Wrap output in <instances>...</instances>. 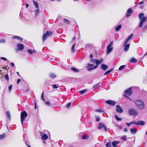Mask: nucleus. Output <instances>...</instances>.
<instances>
[{"label": "nucleus", "mask_w": 147, "mask_h": 147, "mask_svg": "<svg viewBox=\"0 0 147 147\" xmlns=\"http://www.w3.org/2000/svg\"><path fill=\"white\" fill-rule=\"evenodd\" d=\"M134 103L136 107L139 109L141 110L144 108V103L142 100L137 99L135 101Z\"/></svg>", "instance_id": "nucleus-1"}, {"label": "nucleus", "mask_w": 147, "mask_h": 147, "mask_svg": "<svg viewBox=\"0 0 147 147\" xmlns=\"http://www.w3.org/2000/svg\"><path fill=\"white\" fill-rule=\"evenodd\" d=\"M144 14L143 13H140L139 15V18L140 20L139 27L140 28L142 27L143 24L147 21V17H144Z\"/></svg>", "instance_id": "nucleus-2"}, {"label": "nucleus", "mask_w": 147, "mask_h": 147, "mask_svg": "<svg viewBox=\"0 0 147 147\" xmlns=\"http://www.w3.org/2000/svg\"><path fill=\"white\" fill-rule=\"evenodd\" d=\"M27 113L25 111L22 112L21 113V121L22 125L23 124L24 121L25 120V118L27 117Z\"/></svg>", "instance_id": "nucleus-3"}, {"label": "nucleus", "mask_w": 147, "mask_h": 147, "mask_svg": "<svg viewBox=\"0 0 147 147\" xmlns=\"http://www.w3.org/2000/svg\"><path fill=\"white\" fill-rule=\"evenodd\" d=\"M128 113L130 116L134 115L136 116L138 115V113L137 111L132 108L130 109L129 110Z\"/></svg>", "instance_id": "nucleus-4"}, {"label": "nucleus", "mask_w": 147, "mask_h": 147, "mask_svg": "<svg viewBox=\"0 0 147 147\" xmlns=\"http://www.w3.org/2000/svg\"><path fill=\"white\" fill-rule=\"evenodd\" d=\"M52 34V32L51 31H47L46 33L44 34L42 37V40L44 41L47 38Z\"/></svg>", "instance_id": "nucleus-5"}, {"label": "nucleus", "mask_w": 147, "mask_h": 147, "mask_svg": "<svg viewBox=\"0 0 147 147\" xmlns=\"http://www.w3.org/2000/svg\"><path fill=\"white\" fill-rule=\"evenodd\" d=\"M103 60V59L102 58L100 59L99 60L96 59L95 63L96 65L94 67H93V68H92V69H96L98 66L100 64L102 63Z\"/></svg>", "instance_id": "nucleus-6"}, {"label": "nucleus", "mask_w": 147, "mask_h": 147, "mask_svg": "<svg viewBox=\"0 0 147 147\" xmlns=\"http://www.w3.org/2000/svg\"><path fill=\"white\" fill-rule=\"evenodd\" d=\"M104 128V129L106 131H107V127L105 126V124L102 123H99V125L98 127V128L99 129H101L102 128Z\"/></svg>", "instance_id": "nucleus-7"}, {"label": "nucleus", "mask_w": 147, "mask_h": 147, "mask_svg": "<svg viewBox=\"0 0 147 147\" xmlns=\"http://www.w3.org/2000/svg\"><path fill=\"white\" fill-rule=\"evenodd\" d=\"M106 102L109 105L113 106H115L116 103V101L111 100H106Z\"/></svg>", "instance_id": "nucleus-8"}, {"label": "nucleus", "mask_w": 147, "mask_h": 147, "mask_svg": "<svg viewBox=\"0 0 147 147\" xmlns=\"http://www.w3.org/2000/svg\"><path fill=\"white\" fill-rule=\"evenodd\" d=\"M17 49H16V51H22L24 48V45L22 44L19 43L17 45Z\"/></svg>", "instance_id": "nucleus-9"}, {"label": "nucleus", "mask_w": 147, "mask_h": 147, "mask_svg": "<svg viewBox=\"0 0 147 147\" xmlns=\"http://www.w3.org/2000/svg\"><path fill=\"white\" fill-rule=\"evenodd\" d=\"M116 111L117 112L119 113H121L123 112V109L119 105H117L116 106Z\"/></svg>", "instance_id": "nucleus-10"}, {"label": "nucleus", "mask_w": 147, "mask_h": 147, "mask_svg": "<svg viewBox=\"0 0 147 147\" xmlns=\"http://www.w3.org/2000/svg\"><path fill=\"white\" fill-rule=\"evenodd\" d=\"M124 92L129 96L131 95L132 93L131 88H130L128 89L125 90L124 91Z\"/></svg>", "instance_id": "nucleus-11"}, {"label": "nucleus", "mask_w": 147, "mask_h": 147, "mask_svg": "<svg viewBox=\"0 0 147 147\" xmlns=\"http://www.w3.org/2000/svg\"><path fill=\"white\" fill-rule=\"evenodd\" d=\"M133 12V11L131 8L128 9L127 11V13L126 14V16L127 17H129L131 15V13Z\"/></svg>", "instance_id": "nucleus-12"}, {"label": "nucleus", "mask_w": 147, "mask_h": 147, "mask_svg": "<svg viewBox=\"0 0 147 147\" xmlns=\"http://www.w3.org/2000/svg\"><path fill=\"white\" fill-rule=\"evenodd\" d=\"M94 64H88L87 66V68L88 71H91L94 69H92L93 67H92L93 66Z\"/></svg>", "instance_id": "nucleus-13"}, {"label": "nucleus", "mask_w": 147, "mask_h": 147, "mask_svg": "<svg viewBox=\"0 0 147 147\" xmlns=\"http://www.w3.org/2000/svg\"><path fill=\"white\" fill-rule=\"evenodd\" d=\"M145 124V122L143 121H140L136 122L135 124L137 125L143 126Z\"/></svg>", "instance_id": "nucleus-14"}, {"label": "nucleus", "mask_w": 147, "mask_h": 147, "mask_svg": "<svg viewBox=\"0 0 147 147\" xmlns=\"http://www.w3.org/2000/svg\"><path fill=\"white\" fill-rule=\"evenodd\" d=\"M113 47L109 46H107V53L109 54L113 50Z\"/></svg>", "instance_id": "nucleus-15"}, {"label": "nucleus", "mask_w": 147, "mask_h": 147, "mask_svg": "<svg viewBox=\"0 0 147 147\" xmlns=\"http://www.w3.org/2000/svg\"><path fill=\"white\" fill-rule=\"evenodd\" d=\"M100 82H99V83L96 84L92 88L94 90H95L98 89L99 87L100 86Z\"/></svg>", "instance_id": "nucleus-16"}, {"label": "nucleus", "mask_w": 147, "mask_h": 147, "mask_svg": "<svg viewBox=\"0 0 147 147\" xmlns=\"http://www.w3.org/2000/svg\"><path fill=\"white\" fill-rule=\"evenodd\" d=\"M108 66L106 65L102 64L101 66V69L104 71L106 70L108 68Z\"/></svg>", "instance_id": "nucleus-17"}, {"label": "nucleus", "mask_w": 147, "mask_h": 147, "mask_svg": "<svg viewBox=\"0 0 147 147\" xmlns=\"http://www.w3.org/2000/svg\"><path fill=\"white\" fill-rule=\"evenodd\" d=\"M124 47V50L125 51L127 52V51L129 49L130 46V45L129 44H125V45H124V46H123Z\"/></svg>", "instance_id": "nucleus-18"}, {"label": "nucleus", "mask_w": 147, "mask_h": 147, "mask_svg": "<svg viewBox=\"0 0 147 147\" xmlns=\"http://www.w3.org/2000/svg\"><path fill=\"white\" fill-rule=\"evenodd\" d=\"M130 130L131 133L132 134H135L137 133V129L136 128L134 129L131 128L130 129Z\"/></svg>", "instance_id": "nucleus-19"}, {"label": "nucleus", "mask_w": 147, "mask_h": 147, "mask_svg": "<svg viewBox=\"0 0 147 147\" xmlns=\"http://www.w3.org/2000/svg\"><path fill=\"white\" fill-rule=\"evenodd\" d=\"M13 39H17L19 40H20V41H21L22 40L23 38H22L20 36H14L12 37Z\"/></svg>", "instance_id": "nucleus-20"}, {"label": "nucleus", "mask_w": 147, "mask_h": 147, "mask_svg": "<svg viewBox=\"0 0 147 147\" xmlns=\"http://www.w3.org/2000/svg\"><path fill=\"white\" fill-rule=\"evenodd\" d=\"M40 13V11L39 9L38 8H37V9L36 10L35 12V18H36L37 16L39 15V13Z\"/></svg>", "instance_id": "nucleus-21"}, {"label": "nucleus", "mask_w": 147, "mask_h": 147, "mask_svg": "<svg viewBox=\"0 0 147 147\" xmlns=\"http://www.w3.org/2000/svg\"><path fill=\"white\" fill-rule=\"evenodd\" d=\"M48 138L47 135L45 134H44L42 136V138L43 140H46Z\"/></svg>", "instance_id": "nucleus-22"}, {"label": "nucleus", "mask_w": 147, "mask_h": 147, "mask_svg": "<svg viewBox=\"0 0 147 147\" xmlns=\"http://www.w3.org/2000/svg\"><path fill=\"white\" fill-rule=\"evenodd\" d=\"M119 143L118 141H114L112 143V145L113 146V147H117V145Z\"/></svg>", "instance_id": "nucleus-23"}, {"label": "nucleus", "mask_w": 147, "mask_h": 147, "mask_svg": "<svg viewBox=\"0 0 147 147\" xmlns=\"http://www.w3.org/2000/svg\"><path fill=\"white\" fill-rule=\"evenodd\" d=\"M113 70V68H112L110 70L106 72L104 74V75H108Z\"/></svg>", "instance_id": "nucleus-24"}, {"label": "nucleus", "mask_w": 147, "mask_h": 147, "mask_svg": "<svg viewBox=\"0 0 147 147\" xmlns=\"http://www.w3.org/2000/svg\"><path fill=\"white\" fill-rule=\"evenodd\" d=\"M33 2L35 5V7L37 8H38L39 6L38 3L34 0H33Z\"/></svg>", "instance_id": "nucleus-25"}, {"label": "nucleus", "mask_w": 147, "mask_h": 147, "mask_svg": "<svg viewBox=\"0 0 147 147\" xmlns=\"http://www.w3.org/2000/svg\"><path fill=\"white\" fill-rule=\"evenodd\" d=\"M63 20L64 22L66 23V24H70V22L69 20L66 19H64Z\"/></svg>", "instance_id": "nucleus-26"}, {"label": "nucleus", "mask_w": 147, "mask_h": 147, "mask_svg": "<svg viewBox=\"0 0 147 147\" xmlns=\"http://www.w3.org/2000/svg\"><path fill=\"white\" fill-rule=\"evenodd\" d=\"M70 69L71 70L75 72H78L79 71L78 69L74 67H71Z\"/></svg>", "instance_id": "nucleus-27"}, {"label": "nucleus", "mask_w": 147, "mask_h": 147, "mask_svg": "<svg viewBox=\"0 0 147 147\" xmlns=\"http://www.w3.org/2000/svg\"><path fill=\"white\" fill-rule=\"evenodd\" d=\"M130 61L131 62H133L134 63H136L137 62V59H136L134 58H132L130 60Z\"/></svg>", "instance_id": "nucleus-28"}, {"label": "nucleus", "mask_w": 147, "mask_h": 147, "mask_svg": "<svg viewBox=\"0 0 147 147\" xmlns=\"http://www.w3.org/2000/svg\"><path fill=\"white\" fill-rule=\"evenodd\" d=\"M82 138L83 140L88 139V136L87 134L83 135L82 136Z\"/></svg>", "instance_id": "nucleus-29"}, {"label": "nucleus", "mask_w": 147, "mask_h": 147, "mask_svg": "<svg viewBox=\"0 0 147 147\" xmlns=\"http://www.w3.org/2000/svg\"><path fill=\"white\" fill-rule=\"evenodd\" d=\"M121 28V25H119L115 28V30L116 31H118L120 30Z\"/></svg>", "instance_id": "nucleus-30"}, {"label": "nucleus", "mask_w": 147, "mask_h": 147, "mask_svg": "<svg viewBox=\"0 0 147 147\" xmlns=\"http://www.w3.org/2000/svg\"><path fill=\"white\" fill-rule=\"evenodd\" d=\"M49 76L52 78H55L56 77V75L53 73H51L49 74Z\"/></svg>", "instance_id": "nucleus-31"}, {"label": "nucleus", "mask_w": 147, "mask_h": 147, "mask_svg": "<svg viewBox=\"0 0 147 147\" xmlns=\"http://www.w3.org/2000/svg\"><path fill=\"white\" fill-rule=\"evenodd\" d=\"M6 114L8 118L9 119H10L11 118V115L9 112V111H7L6 112Z\"/></svg>", "instance_id": "nucleus-32"}, {"label": "nucleus", "mask_w": 147, "mask_h": 147, "mask_svg": "<svg viewBox=\"0 0 147 147\" xmlns=\"http://www.w3.org/2000/svg\"><path fill=\"white\" fill-rule=\"evenodd\" d=\"M115 118L116 120L118 121H121L122 119L121 118H119L116 115H115Z\"/></svg>", "instance_id": "nucleus-33"}, {"label": "nucleus", "mask_w": 147, "mask_h": 147, "mask_svg": "<svg viewBox=\"0 0 147 147\" xmlns=\"http://www.w3.org/2000/svg\"><path fill=\"white\" fill-rule=\"evenodd\" d=\"M76 44L74 43L72 46L71 48V50L72 52H74L75 51V47Z\"/></svg>", "instance_id": "nucleus-34"}, {"label": "nucleus", "mask_w": 147, "mask_h": 147, "mask_svg": "<svg viewBox=\"0 0 147 147\" xmlns=\"http://www.w3.org/2000/svg\"><path fill=\"white\" fill-rule=\"evenodd\" d=\"M125 67V65H122L120 66L119 68V70H123Z\"/></svg>", "instance_id": "nucleus-35"}, {"label": "nucleus", "mask_w": 147, "mask_h": 147, "mask_svg": "<svg viewBox=\"0 0 147 147\" xmlns=\"http://www.w3.org/2000/svg\"><path fill=\"white\" fill-rule=\"evenodd\" d=\"M106 146L107 147H111V144L110 142H107L106 144Z\"/></svg>", "instance_id": "nucleus-36"}, {"label": "nucleus", "mask_w": 147, "mask_h": 147, "mask_svg": "<svg viewBox=\"0 0 147 147\" xmlns=\"http://www.w3.org/2000/svg\"><path fill=\"white\" fill-rule=\"evenodd\" d=\"M133 34H131L130 35H129L127 38L129 40H130L132 37H133Z\"/></svg>", "instance_id": "nucleus-37"}, {"label": "nucleus", "mask_w": 147, "mask_h": 147, "mask_svg": "<svg viewBox=\"0 0 147 147\" xmlns=\"http://www.w3.org/2000/svg\"><path fill=\"white\" fill-rule=\"evenodd\" d=\"M5 78L7 81H8L9 80V75L7 74H6L5 76Z\"/></svg>", "instance_id": "nucleus-38"}, {"label": "nucleus", "mask_w": 147, "mask_h": 147, "mask_svg": "<svg viewBox=\"0 0 147 147\" xmlns=\"http://www.w3.org/2000/svg\"><path fill=\"white\" fill-rule=\"evenodd\" d=\"M5 133L3 134L0 135V139H2L4 138L5 136Z\"/></svg>", "instance_id": "nucleus-39"}, {"label": "nucleus", "mask_w": 147, "mask_h": 147, "mask_svg": "<svg viewBox=\"0 0 147 147\" xmlns=\"http://www.w3.org/2000/svg\"><path fill=\"white\" fill-rule=\"evenodd\" d=\"M44 92H42V94L41 95V98L43 101H45V99L44 97Z\"/></svg>", "instance_id": "nucleus-40"}, {"label": "nucleus", "mask_w": 147, "mask_h": 147, "mask_svg": "<svg viewBox=\"0 0 147 147\" xmlns=\"http://www.w3.org/2000/svg\"><path fill=\"white\" fill-rule=\"evenodd\" d=\"M12 88V84L10 85L9 86V91L10 92L11 91Z\"/></svg>", "instance_id": "nucleus-41"}, {"label": "nucleus", "mask_w": 147, "mask_h": 147, "mask_svg": "<svg viewBox=\"0 0 147 147\" xmlns=\"http://www.w3.org/2000/svg\"><path fill=\"white\" fill-rule=\"evenodd\" d=\"M129 40L127 38L126 39V40L123 44V46H124V45H125V44H127V42Z\"/></svg>", "instance_id": "nucleus-42"}, {"label": "nucleus", "mask_w": 147, "mask_h": 147, "mask_svg": "<svg viewBox=\"0 0 147 147\" xmlns=\"http://www.w3.org/2000/svg\"><path fill=\"white\" fill-rule=\"evenodd\" d=\"M5 42V40L4 39H2L0 40V43H4Z\"/></svg>", "instance_id": "nucleus-43"}, {"label": "nucleus", "mask_w": 147, "mask_h": 147, "mask_svg": "<svg viewBox=\"0 0 147 147\" xmlns=\"http://www.w3.org/2000/svg\"><path fill=\"white\" fill-rule=\"evenodd\" d=\"M45 104L48 106H50V102L49 101L45 102Z\"/></svg>", "instance_id": "nucleus-44"}, {"label": "nucleus", "mask_w": 147, "mask_h": 147, "mask_svg": "<svg viewBox=\"0 0 147 147\" xmlns=\"http://www.w3.org/2000/svg\"><path fill=\"white\" fill-rule=\"evenodd\" d=\"M28 52L30 54H32L33 53V51L31 49H29L28 50Z\"/></svg>", "instance_id": "nucleus-45"}, {"label": "nucleus", "mask_w": 147, "mask_h": 147, "mask_svg": "<svg viewBox=\"0 0 147 147\" xmlns=\"http://www.w3.org/2000/svg\"><path fill=\"white\" fill-rule=\"evenodd\" d=\"M71 105V102H70L69 103H68L66 105V107L67 108H69Z\"/></svg>", "instance_id": "nucleus-46"}, {"label": "nucleus", "mask_w": 147, "mask_h": 147, "mask_svg": "<svg viewBox=\"0 0 147 147\" xmlns=\"http://www.w3.org/2000/svg\"><path fill=\"white\" fill-rule=\"evenodd\" d=\"M85 90H83L80 91V92L81 94H83L85 92Z\"/></svg>", "instance_id": "nucleus-47"}, {"label": "nucleus", "mask_w": 147, "mask_h": 147, "mask_svg": "<svg viewBox=\"0 0 147 147\" xmlns=\"http://www.w3.org/2000/svg\"><path fill=\"white\" fill-rule=\"evenodd\" d=\"M100 118L99 117H96V121L98 122L100 121Z\"/></svg>", "instance_id": "nucleus-48"}, {"label": "nucleus", "mask_w": 147, "mask_h": 147, "mask_svg": "<svg viewBox=\"0 0 147 147\" xmlns=\"http://www.w3.org/2000/svg\"><path fill=\"white\" fill-rule=\"evenodd\" d=\"M96 59H91V61L92 62L95 63Z\"/></svg>", "instance_id": "nucleus-49"}, {"label": "nucleus", "mask_w": 147, "mask_h": 147, "mask_svg": "<svg viewBox=\"0 0 147 147\" xmlns=\"http://www.w3.org/2000/svg\"><path fill=\"white\" fill-rule=\"evenodd\" d=\"M52 86L53 88H58V86L56 84H53L52 85Z\"/></svg>", "instance_id": "nucleus-50"}, {"label": "nucleus", "mask_w": 147, "mask_h": 147, "mask_svg": "<svg viewBox=\"0 0 147 147\" xmlns=\"http://www.w3.org/2000/svg\"><path fill=\"white\" fill-rule=\"evenodd\" d=\"M96 111L97 112H103V111L101 110L100 109H97L96 110Z\"/></svg>", "instance_id": "nucleus-51"}, {"label": "nucleus", "mask_w": 147, "mask_h": 147, "mask_svg": "<svg viewBox=\"0 0 147 147\" xmlns=\"http://www.w3.org/2000/svg\"><path fill=\"white\" fill-rule=\"evenodd\" d=\"M113 41H112L109 44L108 46H109L110 47H111V46H112V45H113Z\"/></svg>", "instance_id": "nucleus-52"}, {"label": "nucleus", "mask_w": 147, "mask_h": 147, "mask_svg": "<svg viewBox=\"0 0 147 147\" xmlns=\"http://www.w3.org/2000/svg\"><path fill=\"white\" fill-rule=\"evenodd\" d=\"M21 81V80L20 79H18L17 80V83L18 84Z\"/></svg>", "instance_id": "nucleus-53"}, {"label": "nucleus", "mask_w": 147, "mask_h": 147, "mask_svg": "<svg viewBox=\"0 0 147 147\" xmlns=\"http://www.w3.org/2000/svg\"><path fill=\"white\" fill-rule=\"evenodd\" d=\"M11 67H16L15 66V65H14V63H13V62H11Z\"/></svg>", "instance_id": "nucleus-54"}, {"label": "nucleus", "mask_w": 147, "mask_h": 147, "mask_svg": "<svg viewBox=\"0 0 147 147\" xmlns=\"http://www.w3.org/2000/svg\"><path fill=\"white\" fill-rule=\"evenodd\" d=\"M131 125V123L130 122L129 123H126V125L128 126H129Z\"/></svg>", "instance_id": "nucleus-55"}, {"label": "nucleus", "mask_w": 147, "mask_h": 147, "mask_svg": "<svg viewBox=\"0 0 147 147\" xmlns=\"http://www.w3.org/2000/svg\"><path fill=\"white\" fill-rule=\"evenodd\" d=\"M117 126L120 129H122V127L121 126L119 125H117Z\"/></svg>", "instance_id": "nucleus-56"}, {"label": "nucleus", "mask_w": 147, "mask_h": 147, "mask_svg": "<svg viewBox=\"0 0 147 147\" xmlns=\"http://www.w3.org/2000/svg\"><path fill=\"white\" fill-rule=\"evenodd\" d=\"M123 95L124 96H125V97L127 98H129V97L127 96L126 95V94H123Z\"/></svg>", "instance_id": "nucleus-57"}, {"label": "nucleus", "mask_w": 147, "mask_h": 147, "mask_svg": "<svg viewBox=\"0 0 147 147\" xmlns=\"http://www.w3.org/2000/svg\"><path fill=\"white\" fill-rule=\"evenodd\" d=\"M130 122L131 123V124H134V123L135 124V123H136L135 121H133L131 122Z\"/></svg>", "instance_id": "nucleus-58"}, {"label": "nucleus", "mask_w": 147, "mask_h": 147, "mask_svg": "<svg viewBox=\"0 0 147 147\" xmlns=\"http://www.w3.org/2000/svg\"><path fill=\"white\" fill-rule=\"evenodd\" d=\"M1 59L3 60H5V61L7 60V59L6 58L4 57H1Z\"/></svg>", "instance_id": "nucleus-59"}, {"label": "nucleus", "mask_w": 147, "mask_h": 147, "mask_svg": "<svg viewBox=\"0 0 147 147\" xmlns=\"http://www.w3.org/2000/svg\"><path fill=\"white\" fill-rule=\"evenodd\" d=\"M124 132H127L128 131L127 129L126 128H125L123 130Z\"/></svg>", "instance_id": "nucleus-60"}, {"label": "nucleus", "mask_w": 147, "mask_h": 147, "mask_svg": "<svg viewBox=\"0 0 147 147\" xmlns=\"http://www.w3.org/2000/svg\"><path fill=\"white\" fill-rule=\"evenodd\" d=\"M121 138L124 141L126 140V139L125 138V137H122Z\"/></svg>", "instance_id": "nucleus-61"}, {"label": "nucleus", "mask_w": 147, "mask_h": 147, "mask_svg": "<svg viewBox=\"0 0 147 147\" xmlns=\"http://www.w3.org/2000/svg\"><path fill=\"white\" fill-rule=\"evenodd\" d=\"M144 3V1H141L139 3V4L140 5H141V4H143Z\"/></svg>", "instance_id": "nucleus-62"}, {"label": "nucleus", "mask_w": 147, "mask_h": 147, "mask_svg": "<svg viewBox=\"0 0 147 147\" xmlns=\"http://www.w3.org/2000/svg\"><path fill=\"white\" fill-rule=\"evenodd\" d=\"M147 28V25H145L144 26V28H143V30H145L146 28Z\"/></svg>", "instance_id": "nucleus-63"}, {"label": "nucleus", "mask_w": 147, "mask_h": 147, "mask_svg": "<svg viewBox=\"0 0 147 147\" xmlns=\"http://www.w3.org/2000/svg\"><path fill=\"white\" fill-rule=\"evenodd\" d=\"M90 57L91 58H92L93 57V55L92 54H90Z\"/></svg>", "instance_id": "nucleus-64"}]
</instances>
